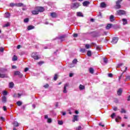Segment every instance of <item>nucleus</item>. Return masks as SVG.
Masks as SVG:
<instances>
[{
  "mask_svg": "<svg viewBox=\"0 0 130 130\" xmlns=\"http://www.w3.org/2000/svg\"><path fill=\"white\" fill-rule=\"evenodd\" d=\"M117 13L118 15H119L120 16L121 15H124L125 14V11L122 10H119L117 11Z\"/></svg>",
  "mask_w": 130,
  "mask_h": 130,
  "instance_id": "39448f33",
  "label": "nucleus"
},
{
  "mask_svg": "<svg viewBox=\"0 0 130 130\" xmlns=\"http://www.w3.org/2000/svg\"><path fill=\"white\" fill-rule=\"evenodd\" d=\"M99 124L100 125H101V126H102L103 127H104V124H102L101 123H100Z\"/></svg>",
  "mask_w": 130,
  "mask_h": 130,
  "instance_id": "774afa93",
  "label": "nucleus"
},
{
  "mask_svg": "<svg viewBox=\"0 0 130 130\" xmlns=\"http://www.w3.org/2000/svg\"><path fill=\"white\" fill-rule=\"evenodd\" d=\"M108 77H109V78H112V77H113L112 74L109 73V74H108Z\"/></svg>",
  "mask_w": 130,
  "mask_h": 130,
  "instance_id": "8fccbe9b",
  "label": "nucleus"
},
{
  "mask_svg": "<svg viewBox=\"0 0 130 130\" xmlns=\"http://www.w3.org/2000/svg\"><path fill=\"white\" fill-rule=\"evenodd\" d=\"M18 59V57L16 55H14L13 57L12 58L13 61H16Z\"/></svg>",
  "mask_w": 130,
  "mask_h": 130,
  "instance_id": "cd10ccee",
  "label": "nucleus"
},
{
  "mask_svg": "<svg viewBox=\"0 0 130 130\" xmlns=\"http://www.w3.org/2000/svg\"><path fill=\"white\" fill-rule=\"evenodd\" d=\"M66 36L63 35L59 37V39H60L61 41H63L64 40V38H66Z\"/></svg>",
  "mask_w": 130,
  "mask_h": 130,
  "instance_id": "aec40b11",
  "label": "nucleus"
},
{
  "mask_svg": "<svg viewBox=\"0 0 130 130\" xmlns=\"http://www.w3.org/2000/svg\"><path fill=\"white\" fill-rule=\"evenodd\" d=\"M2 102L3 103H6L7 102V97H6L5 96H3L2 97Z\"/></svg>",
  "mask_w": 130,
  "mask_h": 130,
  "instance_id": "ddd939ff",
  "label": "nucleus"
},
{
  "mask_svg": "<svg viewBox=\"0 0 130 130\" xmlns=\"http://www.w3.org/2000/svg\"><path fill=\"white\" fill-rule=\"evenodd\" d=\"M51 17H52V18H56V17H57V14L54 12L51 13Z\"/></svg>",
  "mask_w": 130,
  "mask_h": 130,
  "instance_id": "9b49d317",
  "label": "nucleus"
},
{
  "mask_svg": "<svg viewBox=\"0 0 130 130\" xmlns=\"http://www.w3.org/2000/svg\"><path fill=\"white\" fill-rule=\"evenodd\" d=\"M126 80H130V75L126 76Z\"/></svg>",
  "mask_w": 130,
  "mask_h": 130,
  "instance_id": "6e6d98bb",
  "label": "nucleus"
},
{
  "mask_svg": "<svg viewBox=\"0 0 130 130\" xmlns=\"http://www.w3.org/2000/svg\"><path fill=\"white\" fill-rule=\"evenodd\" d=\"M90 47H91V46L89 44L85 45V48H86V49H89Z\"/></svg>",
  "mask_w": 130,
  "mask_h": 130,
  "instance_id": "f704fd0d",
  "label": "nucleus"
},
{
  "mask_svg": "<svg viewBox=\"0 0 130 130\" xmlns=\"http://www.w3.org/2000/svg\"><path fill=\"white\" fill-rule=\"evenodd\" d=\"M8 77V75H7V74H1V78H7Z\"/></svg>",
  "mask_w": 130,
  "mask_h": 130,
  "instance_id": "7c9ffc66",
  "label": "nucleus"
},
{
  "mask_svg": "<svg viewBox=\"0 0 130 130\" xmlns=\"http://www.w3.org/2000/svg\"><path fill=\"white\" fill-rule=\"evenodd\" d=\"M82 128V127L81 126H79L76 128V130H80Z\"/></svg>",
  "mask_w": 130,
  "mask_h": 130,
  "instance_id": "09e8293b",
  "label": "nucleus"
},
{
  "mask_svg": "<svg viewBox=\"0 0 130 130\" xmlns=\"http://www.w3.org/2000/svg\"><path fill=\"white\" fill-rule=\"evenodd\" d=\"M61 113H62V115H66L67 114L66 112H62Z\"/></svg>",
  "mask_w": 130,
  "mask_h": 130,
  "instance_id": "e2e57ef3",
  "label": "nucleus"
},
{
  "mask_svg": "<svg viewBox=\"0 0 130 130\" xmlns=\"http://www.w3.org/2000/svg\"><path fill=\"white\" fill-rule=\"evenodd\" d=\"M125 110L123 109H122L121 110V113H125Z\"/></svg>",
  "mask_w": 130,
  "mask_h": 130,
  "instance_id": "79ce46f5",
  "label": "nucleus"
},
{
  "mask_svg": "<svg viewBox=\"0 0 130 130\" xmlns=\"http://www.w3.org/2000/svg\"><path fill=\"white\" fill-rule=\"evenodd\" d=\"M117 41H118V38L114 37L113 38V40L111 42L112 44H115V43H117Z\"/></svg>",
  "mask_w": 130,
  "mask_h": 130,
  "instance_id": "423d86ee",
  "label": "nucleus"
},
{
  "mask_svg": "<svg viewBox=\"0 0 130 130\" xmlns=\"http://www.w3.org/2000/svg\"><path fill=\"white\" fill-rule=\"evenodd\" d=\"M67 87H69V83H66L64 85L63 93H67L68 91H67Z\"/></svg>",
  "mask_w": 130,
  "mask_h": 130,
  "instance_id": "0eeeda50",
  "label": "nucleus"
},
{
  "mask_svg": "<svg viewBox=\"0 0 130 130\" xmlns=\"http://www.w3.org/2000/svg\"><path fill=\"white\" fill-rule=\"evenodd\" d=\"M77 15L78 17H84V15L81 12H77Z\"/></svg>",
  "mask_w": 130,
  "mask_h": 130,
  "instance_id": "6ab92c4d",
  "label": "nucleus"
},
{
  "mask_svg": "<svg viewBox=\"0 0 130 130\" xmlns=\"http://www.w3.org/2000/svg\"><path fill=\"white\" fill-rule=\"evenodd\" d=\"M119 120H121V117L120 116H118L115 119L116 122H119Z\"/></svg>",
  "mask_w": 130,
  "mask_h": 130,
  "instance_id": "f8f14e48",
  "label": "nucleus"
},
{
  "mask_svg": "<svg viewBox=\"0 0 130 130\" xmlns=\"http://www.w3.org/2000/svg\"><path fill=\"white\" fill-rule=\"evenodd\" d=\"M4 50H5V48L1 47V52H4Z\"/></svg>",
  "mask_w": 130,
  "mask_h": 130,
  "instance_id": "603ef678",
  "label": "nucleus"
},
{
  "mask_svg": "<svg viewBox=\"0 0 130 130\" xmlns=\"http://www.w3.org/2000/svg\"><path fill=\"white\" fill-rule=\"evenodd\" d=\"M31 57L34 59H36L37 60L39 59V57L38 56V54L37 52H34L31 54Z\"/></svg>",
  "mask_w": 130,
  "mask_h": 130,
  "instance_id": "f03ea898",
  "label": "nucleus"
},
{
  "mask_svg": "<svg viewBox=\"0 0 130 130\" xmlns=\"http://www.w3.org/2000/svg\"><path fill=\"white\" fill-rule=\"evenodd\" d=\"M117 95H118V96H120V95H121V94H122V89L121 88H119L118 91H117Z\"/></svg>",
  "mask_w": 130,
  "mask_h": 130,
  "instance_id": "9d476101",
  "label": "nucleus"
},
{
  "mask_svg": "<svg viewBox=\"0 0 130 130\" xmlns=\"http://www.w3.org/2000/svg\"><path fill=\"white\" fill-rule=\"evenodd\" d=\"M48 87H49V85H48V84H46V85H44V88H45L46 89L48 88Z\"/></svg>",
  "mask_w": 130,
  "mask_h": 130,
  "instance_id": "c03bdc74",
  "label": "nucleus"
},
{
  "mask_svg": "<svg viewBox=\"0 0 130 130\" xmlns=\"http://www.w3.org/2000/svg\"><path fill=\"white\" fill-rule=\"evenodd\" d=\"M16 104L18 105V106H21V105H22V103L21 101H19L16 103Z\"/></svg>",
  "mask_w": 130,
  "mask_h": 130,
  "instance_id": "72a5a7b5",
  "label": "nucleus"
},
{
  "mask_svg": "<svg viewBox=\"0 0 130 130\" xmlns=\"http://www.w3.org/2000/svg\"><path fill=\"white\" fill-rule=\"evenodd\" d=\"M32 15H38L39 12H38V10H34L31 12Z\"/></svg>",
  "mask_w": 130,
  "mask_h": 130,
  "instance_id": "dca6fc26",
  "label": "nucleus"
},
{
  "mask_svg": "<svg viewBox=\"0 0 130 130\" xmlns=\"http://www.w3.org/2000/svg\"><path fill=\"white\" fill-rule=\"evenodd\" d=\"M104 62L105 63H107L108 62V59L106 58H104Z\"/></svg>",
  "mask_w": 130,
  "mask_h": 130,
  "instance_id": "58836bf2",
  "label": "nucleus"
},
{
  "mask_svg": "<svg viewBox=\"0 0 130 130\" xmlns=\"http://www.w3.org/2000/svg\"><path fill=\"white\" fill-rule=\"evenodd\" d=\"M4 16L5 18H10V17L11 16V14L10 13H9L8 12H6Z\"/></svg>",
  "mask_w": 130,
  "mask_h": 130,
  "instance_id": "4468645a",
  "label": "nucleus"
},
{
  "mask_svg": "<svg viewBox=\"0 0 130 130\" xmlns=\"http://www.w3.org/2000/svg\"><path fill=\"white\" fill-rule=\"evenodd\" d=\"M15 6L16 7H26V5H24L23 3H21L15 4Z\"/></svg>",
  "mask_w": 130,
  "mask_h": 130,
  "instance_id": "1a4fd4ad",
  "label": "nucleus"
},
{
  "mask_svg": "<svg viewBox=\"0 0 130 130\" xmlns=\"http://www.w3.org/2000/svg\"><path fill=\"white\" fill-rule=\"evenodd\" d=\"M48 115H45V119H48Z\"/></svg>",
  "mask_w": 130,
  "mask_h": 130,
  "instance_id": "13d9d810",
  "label": "nucleus"
},
{
  "mask_svg": "<svg viewBox=\"0 0 130 130\" xmlns=\"http://www.w3.org/2000/svg\"><path fill=\"white\" fill-rule=\"evenodd\" d=\"M13 87H14V83L13 82L9 83V88H13Z\"/></svg>",
  "mask_w": 130,
  "mask_h": 130,
  "instance_id": "473e14b6",
  "label": "nucleus"
},
{
  "mask_svg": "<svg viewBox=\"0 0 130 130\" xmlns=\"http://www.w3.org/2000/svg\"><path fill=\"white\" fill-rule=\"evenodd\" d=\"M96 49L97 50H100V47L96 46Z\"/></svg>",
  "mask_w": 130,
  "mask_h": 130,
  "instance_id": "680f3d73",
  "label": "nucleus"
},
{
  "mask_svg": "<svg viewBox=\"0 0 130 130\" xmlns=\"http://www.w3.org/2000/svg\"><path fill=\"white\" fill-rule=\"evenodd\" d=\"M75 121H78V115H74V120H73V122Z\"/></svg>",
  "mask_w": 130,
  "mask_h": 130,
  "instance_id": "2eb2a0df",
  "label": "nucleus"
},
{
  "mask_svg": "<svg viewBox=\"0 0 130 130\" xmlns=\"http://www.w3.org/2000/svg\"><path fill=\"white\" fill-rule=\"evenodd\" d=\"M111 27H112V24H108L107 26L106 27V28L107 30H109V29H110V28H111Z\"/></svg>",
  "mask_w": 130,
  "mask_h": 130,
  "instance_id": "f3484780",
  "label": "nucleus"
},
{
  "mask_svg": "<svg viewBox=\"0 0 130 130\" xmlns=\"http://www.w3.org/2000/svg\"><path fill=\"white\" fill-rule=\"evenodd\" d=\"M43 63H44V62L41 61L38 62V64H39V66H42V64H43Z\"/></svg>",
  "mask_w": 130,
  "mask_h": 130,
  "instance_id": "e433bc0d",
  "label": "nucleus"
},
{
  "mask_svg": "<svg viewBox=\"0 0 130 130\" xmlns=\"http://www.w3.org/2000/svg\"><path fill=\"white\" fill-rule=\"evenodd\" d=\"M35 27L33 25H29L27 27V30L29 31L30 30H32V29H34Z\"/></svg>",
  "mask_w": 130,
  "mask_h": 130,
  "instance_id": "a211bd4d",
  "label": "nucleus"
},
{
  "mask_svg": "<svg viewBox=\"0 0 130 130\" xmlns=\"http://www.w3.org/2000/svg\"><path fill=\"white\" fill-rule=\"evenodd\" d=\"M74 76V74L73 73H70L69 75V77H72Z\"/></svg>",
  "mask_w": 130,
  "mask_h": 130,
  "instance_id": "bf43d9fd",
  "label": "nucleus"
},
{
  "mask_svg": "<svg viewBox=\"0 0 130 130\" xmlns=\"http://www.w3.org/2000/svg\"><path fill=\"white\" fill-rule=\"evenodd\" d=\"M58 124H60V125H61V124H62L63 122H62V121H58Z\"/></svg>",
  "mask_w": 130,
  "mask_h": 130,
  "instance_id": "a18cd8bd",
  "label": "nucleus"
},
{
  "mask_svg": "<svg viewBox=\"0 0 130 130\" xmlns=\"http://www.w3.org/2000/svg\"><path fill=\"white\" fill-rule=\"evenodd\" d=\"M113 110L114 111H116V110H117V107H114V108H113Z\"/></svg>",
  "mask_w": 130,
  "mask_h": 130,
  "instance_id": "0e129e2a",
  "label": "nucleus"
},
{
  "mask_svg": "<svg viewBox=\"0 0 130 130\" xmlns=\"http://www.w3.org/2000/svg\"><path fill=\"white\" fill-rule=\"evenodd\" d=\"M110 20L111 22H113V21H114V16L113 15H111L110 17Z\"/></svg>",
  "mask_w": 130,
  "mask_h": 130,
  "instance_id": "a878e982",
  "label": "nucleus"
},
{
  "mask_svg": "<svg viewBox=\"0 0 130 130\" xmlns=\"http://www.w3.org/2000/svg\"><path fill=\"white\" fill-rule=\"evenodd\" d=\"M89 71L90 74H94V69H93V68H89Z\"/></svg>",
  "mask_w": 130,
  "mask_h": 130,
  "instance_id": "4be33fe9",
  "label": "nucleus"
},
{
  "mask_svg": "<svg viewBox=\"0 0 130 130\" xmlns=\"http://www.w3.org/2000/svg\"><path fill=\"white\" fill-rule=\"evenodd\" d=\"M122 21L123 22V25H126V24H127V20L126 19H122Z\"/></svg>",
  "mask_w": 130,
  "mask_h": 130,
  "instance_id": "412c9836",
  "label": "nucleus"
},
{
  "mask_svg": "<svg viewBox=\"0 0 130 130\" xmlns=\"http://www.w3.org/2000/svg\"><path fill=\"white\" fill-rule=\"evenodd\" d=\"M87 55L88 56H91V55H92V52H91V51H87Z\"/></svg>",
  "mask_w": 130,
  "mask_h": 130,
  "instance_id": "2f4dec72",
  "label": "nucleus"
},
{
  "mask_svg": "<svg viewBox=\"0 0 130 130\" xmlns=\"http://www.w3.org/2000/svg\"><path fill=\"white\" fill-rule=\"evenodd\" d=\"M3 110L4 111H7V107L6 106H4L3 107Z\"/></svg>",
  "mask_w": 130,
  "mask_h": 130,
  "instance_id": "5fc2aeb1",
  "label": "nucleus"
},
{
  "mask_svg": "<svg viewBox=\"0 0 130 130\" xmlns=\"http://www.w3.org/2000/svg\"><path fill=\"white\" fill-rule=\"evenodd\" d=\"M122 66V64H118L117 68H119V67H121Z\"/></svg>",
  "mask_w": 130,
  "mask_h": 130,
  "instance_id": "338daca9",
  "label": "nucleus"
},
{
  "mask_svg": "<svg viewBox=\"0 0 130 130\" xmlns=\"http://www.w3.org/2000/svg\"><path fill=\"white\" fill-rule=\"evenodd\" d=\"M72 9H78V8H79V7H80V4H79V3H73L72 5Z\"/></svg>",
  "mask_w": 130,
  "mask_h": 130,
  "instance_id": "20e7f679",
  "label": "nucleus"
},
{
  "mask_svg": "<svg viewBox=\"0 0 130 130\" xmlns=\"http://www.w3.org/2000/svg\"><path fill=\"white\" fill-rule=\"evenodd\" d=\"M2 94L4 96H7L8 95V91H7V90H3L2 91Z\"/></svg>",
  "mask_w": 130,
  "mask_h": 130,
  "instance_id": "5701e85b",
  "label": "nucleus"
},
{
  "mask_svg": "<svg viewBox=\"0 0 130 130\" xmlns=\"http://www.w3.org/2000/svg\"><path fill=\"white\" fill-rule=\"evenodd\" d=\"M1 119L2 121H5L6 120V119H5V118L1 117Z\"/></svg>",
  "mask_w": 130,
  "mask_h": 130,
  "instance_id": "3c124183",
  "label": "nucleus"
},
{
  "mask_svg": "<svg viewBox=\"0 0 130 130\" xmlns=\"http://www.w3.org/2000/svg\"><path fill=\"white\" fill-rule=\"evenodd\" d=\"M80 51L81 52H82L83 53H84V52H85L86 51V49H81Z\"/></svg>",
  "mask_w": 130,
  "mask_h": 130,
  "instance_id": "37998d69",
  "label": "nucleus"
},
{
  "mask_svg": "<svg viewBox=\"0 0 130 130\" xmlns=\"http://www.w3.org/2000/svg\"><path fill=\"white\" fill-rule=\"evenodd\" d=\"M57 80V74H55L54 76V81H56Z\"/></svg>",
  "mask_w": 130,
  "mask_h": 130,
  "instance_id": "ea45409f",
  "label": "nucleus"
},
{
  "mask_svg": "<svg viewBox=\"0 0 130 130\" xmlns=\"http://www.w3.org/2000/svg\"><path fill=\"white\" fill-rule=\"evenodd\" d=\"M127 70V67H125V70H124V71L123 72V73H124V72H126Z\"/></svg>",
  "mask_w": 130,
  "mask_h": 130,
  "instance_id": "69168bd1",
  "label": "nucleus"
},
{
  "mask_svg": "<svg viewBox=\"0 0 130 130\" xmlns=\"http://www.w3.org/2000/svg\"><path fill=\"white\" fill-rule=\"evenodd\" d=\"M78 62V60L77 59H75L73 60V63L76 64Z\"/></svg>",
  "mask_w": 130,
  "mask_h": 130,
  "instance_id": "c9c22d12",
  "label": "nucleus"
},
{
  "mask_svg": "<svg viewBox=\"0 0 130 130\" xmlns=\"http://www.w3.org/2000/svg\"><path fill=\"white\" fill-rule=\"evenodd\" d=\"M114 116H115V113H113L111 115V117L112 118H114Z\"/></svg>",
  "mask_w": 130,
  "mask_h": 130,
  "instance_id": "49530a36",
  "label": "nucleus"
},
{
  "mask_svg": "<svg viewBox=\"0 0 130 130\" xmlns=\"http://www.w3.org/2000/svg\"><path fill=\"white\" fill-rule=\"evenodd\" d=\"M10 22H7L4 25H3V27H4V28L5 27H9V26H10Z\"/></svg>",
  "mask_w": 130,
  "mask_h": 130,
  "instance_id": "c85d7f7f",
  "label": "nucleus"
},
{
  "mask_svg": "<svg viewBox=\"0 0 130 130\" xmlns=\"http://www.w3.org/2000/svg\"><path fill=\"white\" fill-rule=\"evenodd\" d=\"M17 49H20V48H21V45H18L17 47Z\"/></svg>",
  "mask_w": 130,
  "mask_h": 130,
  "instance_id": "052dcab7",
  "label": "nucleus"
},
{
  "mask_svg": "<svg viewBox=\"0 0 130 130\" xmlns=\"http://www.w3.org/2000/svg\"><path fill=\"white\" fill-rule=\"evenodd\" d=\"M29 22V18H27L24 19V23H28Z\"/></svg>",
  "mask_w": 130,
  "mask_h": 130,
  "instance_id": "4c0bfd02",
  "label": "nucleus"
},
{
  "mask_svg": "<svg viewBox=\"0 0 130 130\" xmlns=\"http://www.w3.org/2000/svg\"><path fill=\"white\" fill-rule=\"evenodd\" d=\"M36 10L38 11V13L44 12V8L42 7H36Z\"/></svg>",
  "mask_w": 130,
  "mask_h": 130,
  "instance_id": "7ed1b4c3",
  "label": "nucleus"
},
{
  "mask_svg": "<svg viewBox=\"0 0 130 130\" xmlns=\"http://www.w3.org/2000/svg\"><path fill=\"white\" fill-rule=\"evenodd\" d=\"M79 89L80 90H84L85 89V86L82 85V84H80L79 85Z\"/></svg>",
  "mask_w": 130,
  "mask_h": 130,
  "instance_id": "bb28decb",
  "label": "nucleus"
},
{
  "mask_svg": "<svg viewBox=\"0 0 130 130\" xmlns=\"http://www.w3.org/2000/svg\"><path fill=\"white\" fill-rule=\"evenodd\" d=\"M89 4H90V2L88 1H85L84 2H83V5L84 7H86V6H88Z\"/></svg>",
  "mask_w": 130,
  "mask_h": 130,
  "instance_id": "b1692460",
  "label": "nucleus"
},
{
  "mask_svg": "<svg viewBox=\"0 0 130 130\" xmlns=\"http://www.w3.org/2000/svg\"><path fill=\"white\" fill-rule=\"evenodd\" d=\"M14 126L17 127V126H19V123H18L17 121H15L13 123Z\"/></svg>",
  "mask_w": 130,
  "mask_h": 130,
  "instance_id": "c756f323",
  "label": "nucleus"
},
{
  "mask_svg": "<svg viewBox=\"0 0 130 130\" xmlns=\"http://www.w3.org/2000/svg\"><path fill=\"white\" fill-rule=\"evenodd\" d=\"M15 76H20V77H23V75L21 74V73L19 71H15L14 72Z\"/></svg>",
  "mask_w": 130,
  "mask_h": 130,
  "instance_id": "6e6552de",
  "label": "nucleus"
},
{
  "mask_svg": "<svg viewBox=\"0 0 130 130\" xmlns=\"http://www.w3.org/2000/svg\"><path fill=\"white\" fill-rule=\"evenodd\" d=\"M73 37H74V38H77V37H78V34H74Z\"/></svg>",
  "mask_w": 130,
  "mask_h": 130,
  "instance_id": "864d4df0",
  "label": "nucleus"
},
{
  "mask_svg": "<svg viewBox=\"0 0 130 130\" xmlns=\"http://www.w3.org/2000/svg\"><path fill=\"white\" fill-rule=\"evenodd\" d=\"M29 70V69L28 68H26L25 69H24V72H28V71Z\"/></svg>",
  "mask_w": 130,
  "mask_h": 130,
  "instance_id": "4d7b16f0",
  "label": "nucleus"
},
{
  "mask_svg": "<svg viewBox=\"0 0 130 130\" xmlns=\"http://www.w3.org/2000/svg\"><path fill=\"white\" fill-rule=\"evenodd\" d=\"M15 6H16V4H14V3L10 4V7H15Z\"/></svg>",
  "mask_w": 130,
  "mask_h": 130,
  "instance_id": "de8ad7c7",
  "label": "nucleus"
},
{
  "mask_svg": "<svg viewBox=\"0 0 130 130\" xmlns=\"http://www.w3.org/2000/svg\"><path fill=\"white\" fill-rule=\"evenodd\" d=\"M101 8H106V4L103 2L101 4Z\"/></svg>",
  "mask_w": 130,
  "mask_h": 130,
  "instance_id": "393cba45",
  "label": "nucleus"
},
{
  "mask_svg": "<svg viewBox=\"0 0 130 130\" xmlns=\"http://www.w3.org/2000/svg\"><path fill=\"white\" fill-rule=\"evenodd\" d=\"M51 121H52V120H51V118H48L47 122H48V123H51Z\"/></svg>",
  "mask_w": 130,
  "mask_h": 130,
  "instance_id": "a19ab883",
  "label": "nucleus"
},
{
  "mask_svg": "<svg viewBox=\"0 0 130 130\" xmlns=\"http://www.w3.org/2000/svg\"><path fill=\"white\" fill-rule=\"evenodd\" d=\"M121 2H122V0H118L116 4V6H115V9H120V8H121V6H120V3H121Z\"/></svg>",
  "mask_w": 130,
  "mask_h": 130,
  "instance_id": "f257e3e1",
  "label": "nucleus"
}]
</instances>
